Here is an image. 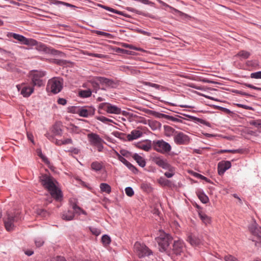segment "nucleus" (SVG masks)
Returning <instances> with one entry per match:
<instances>
[{"label":"nucleus","instance_id":"423d86ee","mask_svg":"<svg viewBox=\"0 0 261 261\" xmlns=\"http://www.w3.org/2000/svg\"><path fill=\"white\" fill-rule=\"evenodd\" d=\"M153 148L155 150L162 154L168 153L171 150V145L163 140L154 141Z\"/></svg>","mask_w":261,"mask_h":261},{"label":"nucleus","instance_id":"c03bdc74","mask_svg":"<svg viewBox=\"0 0 261 261\" xmlns=\"http://www.w3.org/2000/svg\"><path fill=\"white\" fill-rule=\"evenodd\" d=\"M94 32L98 35L103 36L108 38H110L111 36L110 34L100 31H95Z\"/></svg>","mask_w":261,"mask_h":261},{"label":"nucleus","instance_id":"393cba45","mask_svg":"<svg viewBox=\"0 0 261 261\" xmlns=\"http://www.w3.org/2000/svg\"><path fill=\"white\" fill-rule=\"evenodd\" d=\"M98 6L106 10H108V11L113 12L114 13L117 14H119L120 15L125 16V15L123 12L118 11L113 8H110V7L102 5L101 4H99Z\"/></svg>","mask_w":261,"mask_h":261},{"label":"nucleus","instance_id":"6e6d98bb","mask_svg":"<svg viewBox=\"0 0 261 261\" xmlns=\"http://www.w3.org/2000/svg\"><path fill=\"white\" fill-rule=\"evenodd\" d=\"M50 261H66V260L64 257L58 256L52 258Z\"/></svg>","mask_w":261,"mask_h":261},{"label":"nucleus","instance_id":"680f3d73","mask_svg":"<svg viewBox=\"0 0 261 261\" xmlns=\"http://www.w3.org/2000/svg\"><path fill=\"white\" fill-rule=\"evenodd\" d=\"M54 143L56 145H58V146H60V145H63V144L62 140H57V139H55V140H54Z\"/></svg>","mask_w":261,"mask_h":261},{"label":"nucleus","instance_id":"ddd939ff","mask_svg":"<svg viewBox=\"0 0 261 261\" xmlns=\"http://www.w3.org/2000/svg\"><path fill=\"white\" fill-rule=\"evenodd\" d=\"M4 224L7 231H11L14 226V223L16 221V218L9 214H7L4 218Z\"/></svg>","mask_w":261,"mask_h":261},{"label":"nucleus","instance_id":"09e8293b","mask_svg":"<svg viewBox=\"0 0 261 261\" xmlns=\"http://www.w3.org/2000/svg\"><path fill=\"white\" fill-rule=\"evenodd\" d=\"M158 182L160 185L162 186H166L167 185L169 181L164 177H160L158 179Z\"/></svg>","mask_w":261,"mask_h":261},{"label":"nucleus","instance_id":"c9c22d12","mask_svg":"<svg viewBox=\"0 0 261 261\" xmlns=\"http://www.w3.org/2000/svg\"><path fill=\"white\" fill-rule=\"evenodd\" d=\"M123 46L124 47L128 48L129 49H134V50H138V51H144V50L142 48L135 47L131 44L124 43Z\"/></svg>","mask_w":261,"mask_h":261},{"label":"nucleus","instance_id":"a19ab883","mask_svg":"<svg viewBox=\"0 0 261 261\" xmlns=\"http://www.w3.org/2000/svg\"><path fill=\"white\" fill-rule=\"evenodd\" d=\"M126 194L129 196L132 197L134 195V192L133 189L130 187H127L125 189Z\"/></svg>","mask_w":261,"mask_h":261},{"label":"nucleus","instance_id":"3c124183","mask_svg":"<svg viewBox=\"0 0 261 261\" xmlns=\"http://www.w3.org/2000/svg\"><path fill=\"white\" fill-rule=\"evenodd\" d=\"M143 83L145 85L152 87L156 89H159V87H160V86L158 84L152 83L148 82H144Z\"/></svg>","mask_w":261,"mask_h":261},{"label":"nucleus","instance_id":"f3484780","mask_svg":"<svg viewBox=\"0 0 261 261\" xmlns=\"http://www.w3.org/2000/svg\"><path fill=\"white\" fill-rule=\"evenodd\" d=\"M94 113V110L92 109H78V111L77 113L82 117H88L90 115H93Z\"/></svg>","mask_w":261,"mask_h":261},{"label":"nucleus","instance_id":"69168bd1","mask_svg":"<svg viewBox=\"0 0 261 261\" xmlns=\"http://www.w3.org/2000/svg\"><path fill=\"white\" fill-rule=\"evenodd\" d=\"M71 152L75 154H77L80 152V150L77 148H74L72 150Z\"/></svg>","mask_w":261,"mask_h":261},{"label":"nucleus","instance_id":"58836bf2","mask_svg":"<svg viewBox=\"0 0 261 261\" xmlns=\"http://www.w3.org/2000/svg\"><path fill=\"white\" fill-rule=\"evenodd\" d=\"M71 206L73 210H74V213L79 214H81V212L82 208L77 206L75 203H71Z\"/></svg>","mask_w":261,"mask_h":261},{"label":"nucleus","instance_id":"b1692460","mask_svg":"<svg viewBox=\"0 0 261 261\" xmlns=\"http://www.w3.org/2000/svg\"><path fill=\"white\" fill-rule=\"evenodd\" d=\"M74 216V213L72 211H68L63 213L62 218L63 220L66 221H70L73 219Z\"/></svg>","mask_w":261,"mask_h":261},{"label":"nucleus","instance_id":"8fccbe9b","mask_svg":"<svg viewBox=\"0 0 261 261\" xmlns=\"http://www.w3.org/2000/svg\"><path fill=\"white\" fill-rule=\"evenodd\" d=\"M112 134L116 137L119 138L120 139H122L123 137L125 136V134L124 133L115 131L113 132Z\"/></svg>","mask_w":261,"mask_h":261},{"label":"nucleus","instance_id":"0eeeda50","mask_svg":"<svg viewBox=\"0 0 261 261\" xmlns=\"http://www.w3.org/2000/svg\"><path fill=\"white\" fill-rule=\"evenodd\" d=\"M134 251L139 257H145L152 253L151 251L145 245L139 242L135 243Z\"/></svg>","mask_w":261,"mask_h":261},{"label":"nucleus","instance_id":"603ef678","mask_svg":"<svg viewBox=\"0 0 261 261\" xmlns=\"http://www.w3.org/2000/svg\"><path fill=\"white\" fill-rule=\"evenodd\" d=\"M44 244V241L41 239H37L35 240V244L37 247H41Z\"/></svg>","mask_w":261,"mask_h":261},{"label":"nucleus","instance_id":"4468645a","mask_svg":"<svg viewBox=\"0 0 261 261\" xmlns=\"http://www.w3.org/2000/svg\"><path fill=\"white\" fill-rule=\"evenodd\" d=\"M187 241L193 246H198L201 244V239L192 233L188 234Z\"/></svg>","mask_w":261,"mask_h":261},{"label":"nucleus","instance_id":"cd10ccee","mask_svg":"<svg viewBox=\"0 0 261 261\" xmlns=\"http://www.w3.org/2000/svg\"><path fill=\"white\" fill-rule=\"evenodd\" d=\"M91 169L94 171H100L102 168V163L98 162L97 161L93 162L91 165Z\"/></svg>","mask_w":261,"mask_h":261},{"label":"nucleus","instance_id":"338daca9","mask_svg":"<svg viewBox=\"0 0 261 261\" xmlns=\"http://www.w3.org/2000/svg\"><path fill=\"white\" fill-rule=\"evenodd\" d=\"M239 106L240 107L244 108V109H247V110H251L252 109V108L251 107H250L249 106H245V105H239Z\"/></svg>","mask_w":261,"mask_h":261},{"label":"nucleus","instance_id":"1a4fd4ad","mask_svg":"<svg viewBox=\"0 0 261 261\" xmlns=\"http://www.w3.org/2000/svg\"><path fill=\"white\" fill-rule=\"evenodd\" d=\"M99 109L103 110L108 113L120 114L121 113V109L116 106L111 105L108 102H102L99 104Z\"/></svg>","mask_w":261,"mask_h":261},{"label":"nucleus","instance_id":"dca6fc26","mask_svg":"<svg viewBox=\"0 0 261 261\" xmlns=\"http://www.w3.org/2000/svg\"><path fill=\"white\" fill-rule=\"evenodd\" d=\"M153 161L158 166L163 169L169 168L170 164L168 163L166 160H164L161 157H155L153 159Z\"/></svg>","mask_w":261,"mask_h":261},{"label":"nucleus","instance_id":"412c9836","mask_svg":"<svg viewBox=\"0 0 261 261\" xmlns=\"http://www.w3.org/2000/svg\"><path fill=\"white\" fill-rule=\"evenodd\" d=\"M133 158L137 162V163L142 167H144L146 165L145 160L141 156L137 153H135L132 156Z\"/></svg>","mask_w":261,"mask_h":261},{"label":"nucleus","instance_id":"2eb2a0df","mask_svg":"<svg viewBox=\"0 0 261 261\" xmlns=\"http://www.w3.org/2000/svg\"><path fill=\"white\" fill-rule=\"evenodd\" d=\"M231 167V163L229 161H222L218 163V172L219 175H222L225 171Z\"/></svg>","mask_w":261,"mask_h":261},{"label":"nucleus","instance_id":"7c9ffc66","mask_svg":"<svg viewBox=\"0 0 261 261\" xmlns=\"http://www.w3.org/2000/svg\"><path fill=\"white\" fill-rule=\"evenodd\" d=\"M92 92L90 90H81L79 94L80 97L83 98L89 97L91 95Z\"/></svg>","mask_w":261,"mask_h":261},{"label":"nucleus","instance_id":"f704fd0d","mask_svg":"<svg viewBox=\"0 0 261 261\" xmlns=\"http://www.w3.org/2000/svg\"><path fill=\"white\" fill-rule=\"evenodd\" d=\"M224 153H243L244 152V150L243 149H224Z\"/></svg>","mask_w":261,"mask_h":261},{"label":"nucleus","instance_id":"5fc2aeb1","mask_svg":"<svg viewBox=\"0 0 261 261\" xmlns=\"http://www.w3.org/2000/svg\"><path fill=\"white\" fill-rule=\"evenodd\" d=\"M45 136L48 140L51 141L52 142H54L55 138H54V135H53V134H50L47 133L45 135Z\"/></svg>","mask_w":261,"mask_h":261},{"label":"nucleus","instance_id":"473e14b6","mask_svg":"<svg viewBox=\"0 0 261 261\" xmlns=\"http://www.w3.org/2000/svg\"><path fill=\"white\" fill-rule=\"evenodd\" d=\"M237 55L243 59H247L250 56V54L247 51L241 50L238 53Z\"/></svg>","mask_w":261,"mask_h":261},{"label":"nucleus","instance_id":"0e129e2a","mask_svg":"<svg viewBox=\"0 0 261 261\" xmlns=\"http://www.w3.org/2000/svg\"><path fill=\"white\" fill-rule=\"evenodd\" d=\"M24 253L27 255L31 256V255H32L33 254L34 252L32 250H25L24 251Z\"/></svg>","mask_w":261,"mask_h":261},{"label":"nucleus","instance_id":"4d7b16f0","mask_svg":"<svg viewBox=\"0 0 261 261\" xmlns=\"http://www.w3.org/2000/svg\"><path fill=\"white\" fill-rule=\"evenodd\" d=\"M245 86L248 87V88H251V89H255V90H260L261 91V88H259V87H255L252 85H251V84H247V83H245L244 84Z\"/></svg>","mask_w":261,"mask_h":261},{"label":"nucleus","instance_id":"c756f323","mask_svg":"<svg viewBox=\"0 0 261 261\" xmlns=\"http://www.w3.org/2000/svg\"><path fill=\"white\" fill-rule=\"evenodd\" d=\"M158 2L161 4L162 6H165V7H168V8H169L170 9H172L173 10H174L176 12L178 13L179 14V15L180 16H187V14L184 13L183 12L177 10V9H175L174 8H173V7L170 6L169 5H168V4H167L166 3H164V2H163L161 0H158Z\"/></svg>","mask_w":261,"mask_h":261},{"label":"nucleus","instance_id":"052dcab7","mask_svg":"<svg viewBox=\"0 0 261 261\" xmlns=\"http://www.w3.org/2000/svg\"><path fill=\"white\" fill-rule=\"evenodd\" d=\"M41 159H42V161L46 164L48 165L49 164V161L45 155H43L42 156H41Z\"/></svg>","mask_w":261,"mask_h":261},{"label":"nucleus","instance_id":"bf43d9fd","mask_svg":"<svg viewBox=\"0 0 261 261\" xmlns=\"http://www.w3.org/2000/svg\"><path fill=\"white\" fill-rule=\"evenodd\" d=\"M63 144H72V140L70 138H68L62 140Z\"/></svg>","mask_w":261,"mask_h":261},{"label":"nucleus","instance_id":"4c0bfd02","mask_svg":"<svg viewBox=\"0 0 261 261\" xmlns=\"http://www.w3.org/2000/svg\"><path fill=\"white\" fill-rule=\"evenodd\" d=\"M53 3L55 5L62 4V5H65L67 7H71V8L75 7V6L74 5H71L70 4L61 2V1H57V0L53 1Z\"/></svg>","mask_w":261,"mask_h":261},{"label":"nucleus","instance_id":"20e7f679","mask_svg":"<svg viewBox=\"0 0 261 261\" xmlns=\"http://www.w3.org/2000/svg\"><path fill=\"white\" fill-rule=\"evenodd\" d=\"M172 238L171 236L165 232H161L160 236L158 238V242L160 246V250L162 251H166L170 244L171 243Z\"/></svg>","mask_w":261,"mask_h":261},{"label":"nucleus","instance_id":"5701e85b","mask_svg":"<svg viewBox=\"0 0 261 261\" xmlns=\"http://www.w3.org/2000/svg\"><path fill=\"white\" fill-rule=\"evenodd\" d=\"M250 232L257 238H261V228L252 225L249 228Z\"/></svg>","mask_w":261,"mask_h":261},{"label":"nucleus","instance_id":"a878e982","mask_svg":"<svg viewBox=\"0 0 261 261\" xmlns=\"http://www.w3.org/2000/svg\"><path fill=\"white\" fill-rule=\"evenodd\" d=\"M197 195L199 199L202 203H206L208 202L209 199L208 197L203 192L198 191L197 193Z\"/></svg>","mask_w":261,"mask_h":261},{"label":"nucleus","instance_id":"39448f33","mask_svg":"<svg viewBox=\"0 0 261 261\" xmlns=\"http://www.w3.org/2000/svg\"><path fill=\"white\" fill-rule=\"evenodd\" d=\"M87 137L90 144L96 147L99 152L102 151L104 141L96 134L90 133L88 134Z\"/></svg>","mask_w":261,"mask_h":261},{"label":"nucleus","instance_id":"6ab92c4d","mask_svg":"<svg viewBox=\"0 0 261 261\" xmlns=\"http://www.w3.org/2000/svg\"><path fill=\"white\" fill-rule=\"evenodd\" d=\"M164 128L165 135L168 137L173 136L174 138L175 134L177 132L173 128L168 125H164Z\"/></svg>","mask_w":261,"mask_h":261},{"label":"nucleus","instance_id":"de8ad7c7","mask_svg":"<svg viewBox=\"0 0 261 261\" xmlns=\"http://www.w3.org/2000/svg\"><path fill=\"white\" fill-rule=\"evenodd\" d=\"M250 77L253 79H261V71L252 73Z\"/></svg>","mask_w":261,"mask_h":261},{"label":"nucleus","instance_id":"4be33fe9","mask_svg":"<svg viewBox=\"0 0 261 261\" xmlns=\"http://www.w3.org/2000/svg\"><path fill=\"white\" fill-rule=\"evenodd\" d=\"M97 79L100 84L105 85L106 87L112 86L114 84V82L112 80L103 77H98Z\"/></svg>","mask_w":261,"mask_h":261},{"label":"nucleus","instance_id":"6e6552de","mask_svg":"<svg viewBox=\"0 0 261 261\" xmlns=\"http://www.w3.org/2000/svg\"><path fill=\"white\" fill-rule=\"evenodd\" d=\"M173 140L176 145H187L189 143L190 138L183 132L177 131L175 134Z\"/></svg>","mask_w":261,"mask_h":261},{"label":"nucleus","instance_id":"a211bd4d","mask_svg":"<svg viewBox=\"0 0 261 261\" xmlns=\"http://www.w3.org/2000/svg\"><path fill=\"white\" fill-rule=\"evenodd\" d=\"M142 135V133L137 129L133 130L130 134H128L126 138L128 141H132L137 139Z\"/></svg>","mask_w":261,"mask_h":261},{"label":"nucleus","instance_id":"ea45409f","mask_svg":"<svg viewBox=\"0 0 261 261\" xmlns=\"http://www.w3.org/2000/svg\"><path fill=\"white\" fill-rule=\"evenodd\" d=\"M101 241L105 245L109 244L111 242L110 238L107 235H104L101 238Z\"/></svg>","mask_w":261,"mask_h":261},{"label":"nucleus","instance_id":"774afa93","mask_svg":"<svg viewBox=\"0 0 261 261\" xmlns=\"http://www.w3.org/2000/svg\"><path fill=\"white\" fill-rule=\"evenodd\" d=\"M78 109L75 107H72L71 108L70 112L73 113H77V112L78 111Z\"/></svg>","mask_w":261,"mask_h":261},{"label":"nucleus","instance_id":"9d476101","mask_svg":"<svg viewBox=\"0 0 261 261\" xmlns=\"http://www.w3.org/2000/svg\"><path fill=\"white\" fill-rule=\"evenodd\" d=\"M32 83L33 86L40 87L43 85L41 78L45 75V72L41 71H35L31 72Z\"/></svg>","mask_w":261,"mask_h":261},{"label":"nucleus","instance_id":"f257e3e1","mask_svg":"<svg viewBox=\"0 0 261 261\" xmlns=\"http://www.w3.org/2000/svg\"><path fill=\"white\" fill-rule=\"evenodd\" d=\"M40 180L53 198L58 200H60L61 198V191L56 186L55 180L52 177L47 174H43L40 177Z\"/></svg>","mask_w":261,"mask_h":261},{"label":"nucleus","instance_id":"7ed1b4c3","mask_svg":"<svg viewBox=\"0 0 261 261\" xmlns=\"http://www.w3.org/2000/svg\"><path fill=\"white\" fill-rule=\"evenodd\" d=\"M63 88V81L59 77H54L48 82L46 90L54 94L60 92Z\"/></svg>","mask_w":261,"mask_h":261},{"label":"nucleus","instance_id":"c85d7f7f","mask_svg":"<svg viewBox=\"0 0 261 261\" xmlns=\"http://www.w3.org/2000/svg\"><path fill=\"white\" fill-rule=\"evenodd\" d=\"M100 190L102 192H105L108 194H110L111 192V187L106 183H101L100 185Z\"/></svg>","mask_w":261,"mask_h":261},{"label":"nucleus","instance_id":"49530a36","mask_svg":"<svg viewBox=\"0 0 261 261\" xmlns=\"http://www.w3.org/2000/svg\"><path fill=\"white\" fill-rule=\"evenodd\" d=\"M225 261H239L236 257L231 255H228L224 257Z\"/></svg>","mask_w":261,"mask_h":261},{"label":"nucleus","instance_id":"e433bc0d","mask_svg":"<svg viewBox=\"0 0 261 261\" xmlns=\"http://www.w3.org/2000/svg\"><path fill=\"white\" fill-rule=\"evenodd\" d=\"M96 119L105 123H108V122H113V121L112 119H110L102 116L97 117Z\"/></svg>","mask_w":261,"mask_h":261},{"label":"nucleus","instance_id":"79ce46f5","mask_svg":"<svg viewBox=\"0 0 261 261\" xmlns=\"http://www.w3.org/2000/svg\"><path fill=\"white\" fill-rule=\"evenodd\" d=\"M162 115L163 118H165L168 120H171L174 122H179L180 121L179 119H178V118L173 117L171 116L167 115L165 114H162Z\"/></svg>","mask_w":261,"mask_h":261},{"label":"nucleus","instance_id":"e2e57ef3","mask_svg":"<svg viewBox=\"0 0 261 261\" xmlns=\"http://www.w3.org/2000/svg\"><path fill=\"white\" fill-rule=\"evenodd\" d=\"M237 93L241 95H244V96H252V95H251L250 94H249L246 92H244L243 91H238L237 92Z\"/></svg>","mask_w":261,"mask_h":261},{"label":"nucleus","instance_id":"2f4dec72","mask_svg":"<svg viewBox=\"0 0 261 261\" xmlns=\"http://www.w3.org/2000/svg\"><path fill=\"white\" fill-rule=\"evenodd\" d=\"M165 169L168 170L169 172H166L165 175L168 178L172 177L175 173V169L174 167L170 165L169 168H166Z\"/></svg>","mask_w":261,"mask_h":261},{"label":"nucleus","instance_id":"864d4df0","mask_svg":"<svg viewBox=\"0 0 261 261\" xmlns=\"http://www.w3.org/2000/svg\"><path fill=\"white\" fill-rule=\"evenodd\" d=\"M90 229L91 232L95 236H98L100 233V230L97 228H90Z\"/></svg>","mask_w":261,"mask_h":261},{"label":"nucleus","instance_id":"13d9d810","mask_svg":"<svg viewBox=\"0 0 261 261\" xmlns=\"http://www.w3.org/2000/svg\"><path fill=\"white\" fill-rule=\"evenodd\" d=\"M58 103L59 105H61L64 106L66 104L67 101L65 99L63 98H60L58 99Z\"/></svg>","mask_w":261,"mask_h":261},{"label":"nucleus","instance_id":"37998d69","mask_svg":"<svg viewBox=\"0 0 261 261\" xmlns=\"http://www.w3.org/2000/svg\"><path fill=\"white\" fill-rule=\"evenodd\" d=\"M139 148L142 149L145 151H149L150 149V146L145 144H140L138 146Z\"/></svg>","mask_w":261,"mask_h":261},{"label":"nucleus","instance_id":"9b49d317","mask_svg":"<svg viewBox=\"0 0 261 261\" xmlns=\"http://www.w3.org/2000/svg\"><path fill=\"white\" fill-rule=\"evenodd\" d=\"M16 87L18 91L20 92L21 94L22 95L23 97H29L34 92L33 87L28 86L24 83L17 85Z\"/></svg>","mask_w":261,"mask_h":261},{"label":"nucleus","instance_id":"aec40b11","mask_svg":"<svg viewBox=\"0 0 261 261\" xmlns=\"http://www.w3.org/2000/svg\"><path fill=\"white\" fill-rule=\"evenodd\" d=\"M118 159L132 171L135 172V171H137L136 167H135L131 163H130L125 158L119 154H118Z\"/></svg>","mask_w":261,"mask_h":261},{"label":"nucleus","instance_id":"f8f14e48","mask_svg":"<svg viewBox=\"0 0 261 261\" xmlns=\"http://www.w3.org/2000/svg\"><path fill=\"white\" fill-rule=\"evenodd\" d=\"M172 250L174 253L175 254L180 255L181 253L184 252L186 250L184 242L180 240L175 241L173 245Z\"/></svg>","mask_w":261,"mask_h":261},{"label":"nucleus","instance_id":"f03ea898","mask_svg":"<svg viewBox=\"0 0 261 261\" xmlns=\"http://www.w3.org/2000/svg\"><path fill=\"white\" fill-rule=\"evenodd\" d=\"M7 36L9 38L13 37L25 45H36L37 49L40 51H43L45 53H47L49 51V48L45 44L42 43H38L33 39H28L22 35L13 33H8Z\"/></svg>","mask_w":261,"mask_h":261},{"label":"nucleus","instance_id":"bb28decb","mask_svg":"<svg viewBox=\"0 0 261 261\" xmlns=\"http://www.w3.org/2000/svg\"><path fill=\"white\" fill-rule=\"evenodd\" d=\"M199 216L202 220V221L205 224H208L211 222V218L209 217L208 216H207L204 213H203L202 212L199 213Z\"/></svg>","mask_w":261,"mask_h":261},{"label":"nucleus","instance_id":"72a5a7b5","mask_svg":"<svg viewBox=\"0 0 261 261\" xmlns=\"http://www.w3.org/2000/svg\"><path fill=\"white\" fill-rule=\"evenodd\" d=\"M52 134L54 136H61L62 130L57 126H54L51 129Z\"/></svg>","mask_w":261,"mask_h":261},{"label":"nucleus","instance_id":"a18cd8bd","mask_svg":"<svg viewBox=\"0 0 261 261\" xmlns=\"http://www.w3.org/2000/svg\"><path fill=\"white\" fill-rule=\"evenodd\" d=\"M86 55H87L89 56L98 58H103L105 57V56L103 55L99 54H94V53H86Z\"/></svg>","mask_w":261,"mask_h":261}]
</instances>
